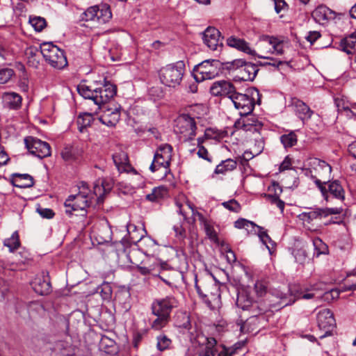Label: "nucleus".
Here are the masks:
<instances>
[{
	"mask_svg": "<svg viewBox=\"0 0 356 356\" xmlns=\"http://www.w3.org/2000/svg\"><path fill=\"white\" fill-rule=\"evenodd\" d=\"M316 170L318 171L321 179L312 176L314 182L326 202L330 201V198H333L343 201L345 199V191L338 180L330 181L329 179L332 167L325 161L315 159L314 161Z\"/></svg>",
	"mask_w": 356,
	"mask_h": 356,
	"instance_id": "1",
	"label": "nucleus"
},
{
	"mask_svg": "<svg viewBox=\"0 0 356 356\" xmlns=\"http://www.w3.org/2000/svg\"><path fill=\"white\" fill-rule=\"evenodd\" d=\"M104 83L99 86H87L81 83L77 86V91L85 99H91L97 106L95 113L100 110L116 95L117 87L115 85L104 79Z\"/></svg>",
	"mask_w": 356,
	"mask_h": 356,
	"instance_id": "2",
	"label": "nucleus"
},
{
	"mask_svg": "<svg viewBox=\"0 0 356 356\" xmlns=\"http://www.w3.org/2000/svg\"><path fill=\"white\" fill-rule=\"evenodd\" d=\"M177 306L178 301L173 296L154 299L151 304V311L156 318L150 323L151 328L159 331L166 327L170 321L173 309Z\"/></svg>",
	"mask_w": 356,
	"mask_h": 356,
	"instance_id": "3",
	"label": "nucleus"
},
{
	"mask_svg": "<svg viewBox=\"0 0 356 356\" xmlns=\"http://www.w3.org/2000/svg\"><path fill=\"white\" fill-rule=\"evenodd\" d=\"M230 99L240 115L245 117L252 113L256 102L259 104L261 102L260 93L256 88L247 89L244 94L235 91Z\"/></svg>",
	"mask_w": 356,
	"mask_h": 356,
	"instance_id": "4",
	"label": "nucleus"
},
{
	"mask_svg": "<svg viewBox=\"0 0 356 356\" xmlns=\"http://www.w3.org/2000/svg\"><path fill=\"white\" fill-rule=\"evenodd\" d=\"M185 72V64L182 60L169 64L159 70L161 83L168 87L175 88L179 86Z\"/></svg>",
	"mask_w": 356,
	"mask_h": 356,
	"instance_id": "5",
	"label": "nucleus"
},
{
	"mask_svg": "<svg viewBox=\"0 0 356 356\" xmlns=\"http://www.w3.org/2000/svg\"><path fill=\"white\" fill-rule=\"evenodd\" d=\"M196 130L195 120L188 114H181L175 120L174 131L185 142L194 139Z\"/></svg>",
	"mask_w": 356,
	"mask_h": 356,
	"instance_id": "6",
	"label": "nucleus"
},
{
	"mask_svg": "<svg viewBox=\"0 0 356 356\" xmlns=\"http://www.w3.org/2000/svg\"><path fill=\"white\" fill-rule=\"evenodd\" d=\"M40 53L45 61L52 67L63 69L67 65V60L63 49L53 44L44 42L40 45Z\"/></svg>",
	"mask_w": 356,
	"mask_h": 356,
	"instance_id": "7",
	"label": "nucleus"
},
{
	"mask_svg": "<svg viewBox=\"0 0 356 356\" xmlns=\"http://www.w3.org/2000/svg\"><path fill=\"white\" fill-rule=\"evenodd\" d=\"M220 62L218 60H206L195 65L193 76L197 82L214 79L219 73Z\"/></svg>",
	"mask_w": 356,
	"mask_h": 356,
	"instance_id": "8",
	"label": "nucleus"
},
{
	"mask_svg": "<svg viewBox=\"0 0 356 356\" xmlns=\"http://www.w3.org/2000/svg\"><path fill=\"white\" fill-rule=\"evenodd\" d=\"M172 147L169 144L161 145L156 150L149 169L152 172L164 168L166 175L170 172V165L172 159Z\"/></svg>",
	"mask_w": 356,
	"mask_h": 356,
	"instance_id": "9",
	"label": "nucleus"
},
{
	"mask_svg": "<svg viewBox=\"0 0 356 356\" xmlns=\"http://www.w3.org/2000/svg\"><path fill=\"white\" fill-rule=\"evenodd\" d=\"M142 234L140 236H135L134 232H129V239L123 238L119 245L123 247V251L126 252L127 248L131 244L138 243V247L145 254H149L152 252L157 245L155 240L150 237H144L143 233H146L145 229L141 230Z\"/></svg>",
	"mask_w": 356,
	"mask_h": 356,
	"instance_id": "10",
	"label": "nucleus"
},
{
	"mask_svg": "<svg viewBox=\"0 0 356 356\" xmlns=\"http://www.w3.org/2000/svg\"><path fill=\"white\" fill-rule=\"evenodd\" d=\"M191 341L200 348L199 356H215L217 353V341L213 337H207L202 332H191Z\"/></svg>",
	"mask_w": 356,
	"mask_h": 356,
	"instance_id": "11",
	"label": "nucleus"
},
{
	"mask_svg": "<svg viewBox=\"0 0 356 356\" xmlns=\"http://www.w3.org/2000/svg\"><path fill=\"white\" fill-rule=\"evenodd\" d=\"M65 213L68 216H72L73 211H81L80 215L85 216L86 215V209L90 206V202L88 195L82 193L76 195H71L64 203Z\"/></svg>",
	"mask_w": 356,
	"mask_h": 356,
	"instance_id": "12",
	"label": "nucleus"
},
{
	"mask_svg": "<svg viewBox=\"0 0 356 356\" xmlns=\"http://www.w3.org/2000/svg\"><path fill=\"white\" fill-rule=\"evenodd\" d=\"M24 143L29 152L40 158L43 159L51 155V147L49 143L32 136L24 138Z\"/></svg>",
	"mask_w": 356,
	"mask_h": 356,
	"instance_id": "13",
	"label": "nucleus"
},
{
	"mask_svg": "<svg viewBox=\"0 0 356 356\" xmlns=\"http://www.w3.org/2000/svg\"><path fill=\"white\" fill-rule=\"evenodd\" d=\"M101 109L103 113L99 118V120L108 127H115L120 119L121 106L108 104L102 106Z\"/></svg>",
	"mask_w": 356,
	"mask_h": 356,
	"instance_id": "14",
	"label": "nucleus"
},
{
	"mask_svg": "<svg viewBox=\"0 0 356 356\" xmlns=\"http://www.w3.org/2000/svg\"><path fill=\"white\" fill-rule=\"evenodd\" d=\"M222 39L220 32L216 28L209 26L202 33L204 43L211 51H220L222 47Z\"/></svg>",
	"mask_w": 356,
	"mask_h": 356,
	"instance_id": "15",
	"label": "nucleus"
},
{
	"mask_svg": "<svg viewBox=\"0 0 356 356\" xmlns=\"http://www.w3.org/2000/svg\"><path fill=\"white\" fill-rule=\"evenodd\" d=\"M267 324V320L263 314L253 315L246 319L241 326V330L244 332L257 333L261 329L264 328Z\"/></svg>",
	"mask_w": 356,
	"mask_h": 356,
	"instance_id": "16",
	"label": "nucleus"
},
{
	"mask_svg": "<svg viewBox=\"0 0 356 356\" xmlns=\"http://www.w3.org/2000/svg\"><path fill=\"white\" fill-rule=\"evenodd\" d=\"M112 158L119 172H132L134 175L137 174V171L129 163V156L126 152L120 149L113 154Z\"/></svg>",
	"mask_w": 356,
	"mask_h": 356,
	"instance_id": "17",
	"label": "nucleus"
},
{
	"mask_svg": "<svg viewBox=\"0 0 356 356\" xmlns=\"http://www.w3.org/2000/svg\"><path fill=\"white\" fill-rule=\"evenodd\" d=\"M317 323L320 329L328 330L321 338H323L330 333V328H332L335 325V319L331 310L329 309L320 310L317 314Z\"/></svg>",
	"mask_w": 356,
	"mask_h": 356,
	"instance_id": "18",
	"label": "nucleus"
},
{
	"mask_svg": "<svg viewBox=\"0 0 356 356\" xmlns=\"http://www.w3.org/2000/svg\"><path fill=\"white\" fill-rule=\"evenodd\" d=\"M234 86L226 81L214 82L210 88V92L213 96H227L229 99L235 92Z\"/></svg>",
	"mask_w": 356,
	"mask_h": 356,
	"instance_id": "19",
	"label": "nucleus"
},
{
	"mask_svg": "<svg viewBox=\"0 0 356 356\" xmlns=\"http://www.w3.org/2000/svg\"><path fill=\"white\" fill-rule=\"evenodd\" d=\"M274 295L280 300V303L282 307L293 304L297 298L300 296V294L298 293V286L296 285L290 286L286 292L275 291Z\"/></svg>",
	"mask_w": 356,
	"mask_h": 356,
	"instance_id": "20",
	"label": "nucleus"
},
{
	"mask_svg": "<svg viewBox=\"0 0 356 356\" xmlns=\"http://www.w3.org/2000/svg\"><path fill=\"white\" fill-rule=\"evenodd\" d=\"M337 13L324 5L318 6L313 12L312 17L314 19L319 23L324 24L328 21L334 19Z\"/></svg>",
	"mask_w": 356,
	"mask_h": 356,
	"instance_id": "21",
	"label": "nucleus"
},
{
	"mask_svg": "<svg viewBox=\"0 0 356 356\" xmlns=\"http://www.w3.org/2000/svg\"><path fill=\"white\" fill-rule=\"evenodd\" d=\"M31 286L34 291L40 295H47L51 291V283L48 276L44 275L36 276Z\"/></svg>",
	"mask_w": 356,
	"mask_h": 356,
	"instance_id": "22",
	"label": "nucleus"
},
{
	"mask_svg": "<svg viewBox=\"0 0 356 356\" xmlns=\"http://www.w3.org/2000/svg\"><path fill=\"white\" fill-rule=\"evenodd\" d=\"M266 44L271 45L272 47L267 53H275L277 55H281L284 53L283 41L277 37L267 35H263L260 40V45L264 47Z\"/></svg>",
	"mask_w": 356,
	"mask_h": 356,
	"instance_id": "23",
	"label": "nucleus"
},
{
	"mask_svg": "<svg viewBox=\"0 0 356 356\" xmlns=\"http://www.w3.org/2000/svg\"><path fill=\"white\" fill-rule=\"evenodd\" d=\"M259 72L258 65L252 63L245 61L244 65L238 71V74L236 76L240 80L244 81H252L256 77Z\"/></svg>",
	"mask_w": 356,
	"mask_h": 356,
	"instance_id": "24",
	"label": "nucleus"
},
{
	"mask_svg": "<svg viewBox=\"0 0 356 356\" xmlns=\"http://www.w3.org/2000/svg\"><path fill=\"white\" fill-rule=\"evenodd\" d=\"M11 184L17 188H30L34 185L32 176L29 174L13 173L10 179Z\"/></svg>",
	"mask_w": 356,
	"mask_h": 356,
	"instance_id": "25",
	"label": "nucleus"
},
{
	"mask_svg": "<svg viewBox=\"0 0 356 356\" xmlns=\"http://www.w3.org/2000/svg\"><path fill=\"white\" fill-rule=\"evenodd\" d=\"M227 44L231 47H234L239 51L246 53L251 56H256L257 53L252 49L249 44L243 39L238 38L235 36H230L227 40Z\"/></svg>",
	"mask_w": 356,
	"mask_h": 356,
	"instance_id": "26",
	"label": "nucleus"
},
{
	"mask_svg": "<svg viewBox=\"0 0 356 356\" xmlns=\"http://www.w3.org/2000/svg\"><path fill=\"white\" fill-rule=\"evenodd\" d=\"M236 305L243 310H246L252 307L257 306L250 293L245 289H241L237 293Z\"/></svg>",
	"mask_w": 356,
	"mask_h": 356,
	"instance_id": "27",
	"label": "nucleus"
},
{
	"mask_svg": "<svg viewBox=\"0 0 356 356\" xmlns=\"http://www.w3.org/2000/svg\"><path fill=\"white\" fill-rule=\"evenodd\" d=\"M292 105L295 108L296 115H298L299 118L302 120L311 118L314 112L305 102L298 99H293Z\"/></svg>",
	"mask_w": 356,
	"mask_h": 356,
	"instance_id": "28",
	"label": "nucleus"
},
{
	"mask_svg": "<svg viewBox=\"0 0 356 356\" xmlns=\"http://www.w3.org/2000/svg\"><path fill=\"white\" fill-rule=\"evenodd\" d=\"M175 326L180 329V332L184 333L186 331L188 332L189 337L191 338V332H193L192 330V325L191 322L190 316L186 312H180L177 314L175 322Z\"/></svg>",
	"mask_w": 356,
	"mask_h": 356,
	"instance_id": "29",
	"label": "nucleus"
},
{
	"mask_svg": "<svg viewBox=\"0 0 356 356\" xmlns=\"http://www.w3.org/2000/svg\"><path fill=\"white\" fill-rule=\"evenodd\" d=\"M340 49L347 54H353L356 52V33H352L341 39Z\"/></svg>",
	"mask_w": 356,
	"mask_h": 356,
	"instance_id": "30",
	"label": "nucleus"
},
{
	"mask_svg": "<svg viewBox=\"0 0 356 356\" xmlns=\"http://www.w3.org/2000/svg\"><path fill=\"white\" fill-rule=\"evenodd\" d=\"M24 53L28 64L33 67L37 68L40 63V46H29L26 48Z\"/></svg>",
	"mask_w": 356,
	"mask_h": 356,
	"instance_id": "31",
	"label": "nucleus"
},
{
	"mask_svg": "<svg viewBox=\"0 0 356 356\" xmlns=\"http://www.w3.org/2000/svg\"><path fill=\"white\" fill-rule=\"evenodd\" d=\"M96 11L97 14L96 16L97 24H104L112 17L110 6L106 3L96 6Z\"/></svg>",
	"mask_w": 356,
	"mask_h": 356,
	"instance_id": "32",
	"label": "nucleus"
},
{
	"mask_svg": "<svg viewBox=\"0 0 356 356\" xmlns=\"http://www.w3.org/2000/svg\"><path fill=\"white\" fill-rule=\"evenodd\" d=\"M189 207L191 208L193 215H197L198 216L199 220L203 225L204 230L207 236L209 237V238L213 241H217L218 235L213 227L210 224V222L204 217V216L201 213L197 211H195L194 209L191 206Z\"/></svg>",
	"mask_w": 356,
	"mask_h": 356,
	"instance_id": "33",
	"label": "nucleus"
},
{
	"mask_svg": "<svg viewBox=\"0 0 356 356\" xmlns=\"http://www.w3.org/2000/svg\"><path fill=\"white\" fill-rule=\"evenodd\" d=\"M3 98L10 108L17 109L21 106L22 98L16 92H5L3 95Z\"/></svg>",
	"mask_w": 356,
	"mask_h": 356,
	"instance_id": "34",
	"label": "nucleus"
},
{
	"mask_svg": "<svg viewBox=\"0 0 356 356\" xmlns=\"http://www.w3.org/2000/svg\"><path fill=\"white\" fill-rule=\"evenodd\" d=\"M237 162L232 159L222 161L215 169L216 174H225L227 172L232 171L236 168Z\"/></svg>",
	"mask_w": 356,
	"mask_h": 356,
	"instance_id": "35",
	"label": "nucleus"
},
{
	"mask_svg": "<svg viewBox=\"0 0 356 356\" xmlns=\"http://www.w3.org/2000/svg\"><path fill=\"white\" fill-rule=\"evenodd\" d=\"M168 193V190L164 186L155 187L152 192L146 195V200L150 202H156L163 198Z\"/></svg>",
	"mask_w": 356,
	"mask_h": 356,
	"instance_id": "36",
	"label": "nucleus"
},
{
	"mask_svg": "<svg viewBox=\"0 0 356 356\" xmlns=\"http://www.w3.org/2000/svg\"><path fill=\"white\" fill-rule=\"evenodd\" d=\"M93 120V115L90 113L79 114L76 120L79 131L82 132L83 129L90 126Z\"/></svg>",
	"mask_w": 356,
	"mask_h": 356,
	"instance_id": "37",
	"label": "nucleus"
},
{
	"mask_svg": "<svg viewBox=\"0 0 356 356\" xmlns=\"http://www.w3.org/2000/svg\"><path fill=\"white\" fill-rule=\"evenodd\" d=\"M312 243L314 248V255L319 257L321 254H328V246L320 238H314Z\"/></svg>",
	"mask_w": 356,
	"mask_h": 356,
	"instance_id": "38",
	"label": "nucleus"
},
{
	"mask_svg": "<svg viewBox=\"0 0 356 356\" xmlns=\"http://www.w3.org/2000/svg\"><path fill=\"white\" fill-rule=\"evenodd\" d=\"M29 24L37 32L42 31L47 26V22L44 18L39 16H30Z\"/></svg>",
	"mask_w": 356,
	"mask_h": 356,
	"instance_id": "39",
	"label": "nucleus"
},
{
	"mask_svg": "<svg viewBox=\"0 0 356 356\" xmlns=\"http://www.w3.org/2000/svg\"><path fill=\"white\" fill-rule=\"evenodd\" d=\"M115 345V341L106 336H102L99 341L100 350L106 353H112L113 352Z\"/></svg>",
	"mask_w": 356,
	"mask_h": 356,
	"instance_id": "40",
	"label": "nucleus"
},
{
	"mask_svg": "<svg viewBox=\"0 0 356 356\" xmlns=\"http://www.w3.org/2000/svg\"><path fill=\"white\" fill-rule=\"evenodd\" d=\"M322 208H314L308 212L302 213V220L311 222L314 220L321 218L323 217Z\"/></svg>",
	"mask_w": 356,
	"mask_h": 356,
	"instance_id": "41",
	"label": "nucleus"
},
{
	"mask_svg": "<svg viewBox=\"0 0 356 356\" xmlns=\"http://www.w3.org/2000/svg\"><path fill=\"white\" fill-rule=\"evenodd\" d=\"M96 6L88 8L81 15V20L86 22H90L91 25L97 24L96 22Z\"/></svg>",
	"mask_w": 356,
	"mask_h": 356,
	"instance_id": "42",
	"label": "nucleus"
},
{
	"mask_svg": "<svg viewBox=\"0 0 356 356\" xmlns=\"http://www.w3.org/2000/svg\"><path fill=\"white\" fill-rule=\"evenodd\" d=\"M280 141L285 148H289L296 145L298 139L297 136L293 131L284 134L280 137Z\"/></svg>",
	"mask_w": 356,
	"mask_h": 356,
	"instance_id": "43",
	"label": "nucleus"
},
{
	"mask_svg": "<svg viewBox=\"0 0 356 356\" xmlns=\"http://www.w3.org/2000/svg\"><path fill=\"white\" fill-rule=\"evenodd\" d=\"M334 104L339 113L345 112L346 115L349 118L354 115V113L349 108L348 103L346 102L344 99L335 98Z\"/></svg>",
	"mask_w": 356,
	"mask_h": 356,
	"instance_id": "44",
	"label": "nucleus"
},
{
	"mask_svg": "<svg viewBox=\"0 0 356 356\" xmlns=\"http://www.w3.org/2000/svg\"><path fill=\"white\" fill-rule=\"evenodd\" d=\"M156 348L159 351H164L168 349L171 344L172 340L165 334H160L156 337Z\"/></svg>",
	"mask_w": 356,
	"mask_h": 356,
	"instance_id": "45",
	"label": "nucleus"
},
{
	"mask_svg": "<svg viewBox=\"0 0 356 356\" xmlns=\"http://www.w3.org/2000/svg\"><path fill=\"white\" fill-rule=\"evenodd\" d=\"M254 120L250 119L241 118L237 120L234 123V127L237 129H243L244 131H250L254 126Z\"/></svg>",
	"mask_w": 356,
	"mask_h": 356,
	"instance_id": "46",
	"label": "nucleus"
},
{
	"mask_svg": "<svg viewBox=\"0 0 356 356\" xmlns=\"http://www.w3.org/2000/svg\"><path fill=\"white\" fill-rule=\"evenodd\" d=\"M4 245L9 248L10 251H14L19 246V241L17 232H14L11 237L4 241Z\"/></svg>",
	"mask_w": 356,
	"mask_h": 356,
	"instance_id": "47",
	"label": "nucleus"
},
{
	"mask_svg": "<svg viewBox=\"0 0 356 356\" xmlns=\"http://www.w3.org/2000/svg\"><path fill=\"white\" fill-rule=\"evenodd\" d=\"M222 205L224 208L232 212L239 213L241 210V204L234 199H232L227 202H223Z\"/></svg>",
	"mask_w": 356,
	"mask_h": 356,
	"instance_id": "48",
	"label": "nucleus"
},
{
	"mask_svg": "<svg viewBox=\"0 0 356 356\" xmlns=\"http://www.w3.org/2000/svg\"><path fill=\"white\" fill-rule=\"evenodd\" d=\"M257 143H259L258 149H255L254 152L250 150H246L244 152L243 154V159L244 161H248L253 159L255 156L259 155L262 152L264 149L263 143L261 141H258Z\"/></svg>",
	"mask_w": 356,
	"mask_h": 356,
	"instance_id": "49",
	"label": "nucleus"
},
{
	"mask_svg": "<svg viewBox=\"0 0 356 356\" xmlns=\"http://www.w3.org/2000/svg\"><path fill=\"white\" fill-rule=\"evenodd\" d=\"M14 70L11 68H0V84L7 83L14 75Z\"/></svg>",
	"mask_w": 356,
	"mask_h": 356,
	"instance_id": "50",
	"label": "nucleus"
},
{
	"mask_svg": "<svg viewBox=\"0 0 356 356\" xmlns=\"http://www.w3.org/2000/svg\"><path fill=\"white\" fill-rule=\"evenodd\" d=\"M265 196L267 197V199L271 204L276 205L280 209L281 212L283 213L285 203L284 201L280 199L279 195L277 194H266Z\"/></svg>",
	"mask_w": 356,
	"mask_h": 356,
	"instance_id": "51",
	"label": "nucleus"
},
{
	"mask_svg": "<svg viewBox=\"0 0 356 356\" xmlns=\"http://www.w3.org/2000/svg\"><path fill=\"white\" fill-rule=\"evenodd\" d=\"M245 61V60L243 59H235L231 62L225 63V68L228 70H238L240 71V70L242 68V66L244 65Z\"/></svg>",
	"mask_w": 356,
	"mask_h": 356,
	"instance_id": "52",
	"label": "nucleus"
},
{
	"mask_svg": "<svg viewBox=\"0 0 356 356\" xmlns=\"http://www.w3.org/2000/svg\"><path fill=\"white\" fill-rule=\"evenodd\" d=\"M293 255L296 261L300 264H304L307 259L306 250L303 248L295 250Z\"/></svg>",
	"mask_w": 356,
	"mask_h": 356,
	"instance_id": "53",
	"label": "nucleus"
},
{
	"mask_svg": "<svg viewBox=\"0 0 356 356\" xmlns=\"http://www.w3.org/2000/svg\"><path fill=\"white\" fill-rule=\"evenodd\" d=\"M111 187L109 184L106 183L105 181H102L101 185L95 184L94 186V193L95 195L101 197L102 196V189L104 190V192H108L111 190Z\"/></svg>",
	"mask_w": 356,
	"mask_h": 356,
	"instance_id": "54",
	"label": "nucleus"
},
{
	"mask_svg": "<svg viewBox=\"0 0 356 356\" xmlns=\"http://www.w3.org/2000/svg\"><path fill=\"white\" fill-rule=\"evenodd\" d=\"M257 227L259 229L258 236L262 242L266 245L267 248L270 250L269 247L267 245V243H273L272 239L267 234L266 231L262 227L257 225Z\"/></svg>",
	"mask_w": 356,
	"mask_h": 356,
	"instance_id": "55",
	"label": "nucleus"
},
{
	"mask_svg": "<svg viewBox=\"0 0 356 356\" xmlns=\"http://www.w3.org/2000/svg\"><path fill=\"white\" fill-rule=\"evenodd\" d=\"M249 225H251L252 227H255L257 226V225L254 222L242 218L238 219L234 222V227L237 229H248Z\"/></svg>",
	"mask_w": 356,
	"mask_h": 356,
	"instance_id": "56",
	"label": "nucleus"
},
{
	"mask_svg": "<svg viewBox=\"0 0 356 356\" xmlns=\"http://www.w3.org/2000/svg\"><path fill=\"white\" fill-rule=\"evenodd\" d=\"M255 56H257L258 58H260L270 60V62H268V65L273 66L274 67H276V68H278L279 66L282 65L283 63H287L286 62H284L282 60H277L276 58H272V57H270L268 56H265V55H260V54H257V55Z\"/></svg>",
	"mask_w": 356,
	"mask_h": 356,
	"instance_id": "57",
	"label": "nucleus"
},
{
	"mask_svg": "<svg viewBox=\"0 0 356 356\" xmlns=\"http://www.w3.org/2000/svg\"><path fill=\"white\" fill-rule=\"evenodd\" d=\"M195 289L197 291V293H198L199 296L202 299V300L209 306H211V301L208 299V293L207 291L205 289V291H203L201 289V286L197 284V282H195Z\"/></svg>",
	"mask_w": 356,
	"mask_h": 356,
	"instance_id": "58",
	"label": "nucleus"
},
{
	"mask_svg": "<svg viewBox=\"0 0 356 356\" xmlns=\"http://www.w3.org/2000/svg\"><path fill=\"white\" fill-rule=\"evenodd\" d=\"M274 2L275 10L279 14L282 10H287L289 6L285 0H272Z\"/></svg>",
	"mask_w": 356,
	"mask_h": 356,
	"instance_id": "59",
	"label": "nucleus"
},
{
	"mask_svg": "<svg viewBox=\"0 0 356 356\" xmlns=\"http://www.w3.org/2000/svg\"><path fill=\"white\" fill-rule=\"evenodd\" d=\"M61 156L65 161H71L75 159L71 147H66L61 152Z\"/></svg>",
	"mask_w": 356,
	"mask_h": 356,
	"instance_id": "60",
	"label": "nucleus"
},
{
	"mask_svg": "<svg viewBox=\"0 0 356 356\" xmlns=\"http://www.w3.org/2000/svg\"><path fill=\"white\" fill-rule=\"evenodd\" d=\"M100 293L104 299H108L111 298L112 294L111 287L108 283H104L101 286Z\"/></svg>",
	"mask_w": 356,
	"mask_h": 356,
	"instance_id": "61",
	"label": "nucleus"
},
{
	"mask_svg": "<svg viewBox=\"0 0 356 356\" xmlns=\"http://www.w3.org/2000/svg\"><path fill=\"white\" fill-rule=\"evenodd\" d=\"M38 213L43 218L51 219L54 216V212L51 209L47 208H38Z\"/></svg>",
	"mask_w": 356,
	"mask_h": 356,
	"instance_id": "62",
	"label": "nucleus"
},
{
	"mask_svg": "<svg viewBox=\"0 0 356 356\" xmlns=\"http://www.w3.org/2000/svg\"><path fill=\"white\" fill-rule=\"evenodd\" d=\"M197 148H198V150L197 152V156L200 158L203 159L211 163L212 161V160H211V158L209 155V152H208L207 149L204 146H201Z\"/></svg>",
	"mask_w": 356,
	"mask_h": 356,
	"instance_id": "63",
	"label": "nucleus"
},
{
	"mask_svg": "<svg viewBox=\"0 0 356 356\" xmlns=\"http://www.w3.org/2000/svg\"><path fill=\"white\" fill-rule=\"evenodd\" d=\"M321 34L318 31H309L305 39L311 44H313L318 38H320Z\"/></svg>",
	"mask_w": 356,
	"mask_h": 356,
	"instance_id": "64",
	"label": "nucleus"
}]
</instances>
